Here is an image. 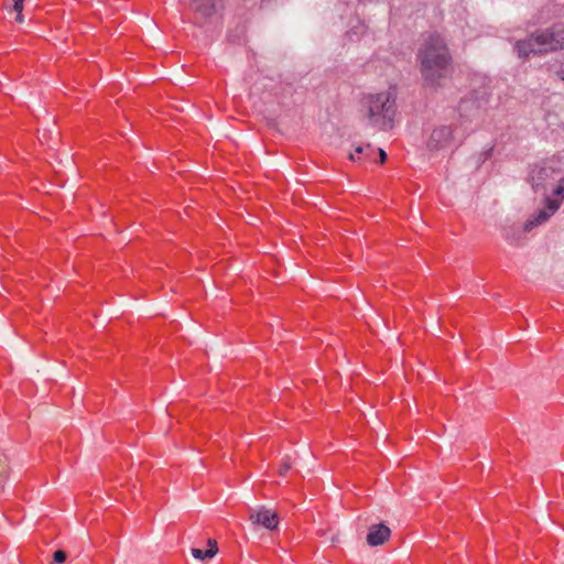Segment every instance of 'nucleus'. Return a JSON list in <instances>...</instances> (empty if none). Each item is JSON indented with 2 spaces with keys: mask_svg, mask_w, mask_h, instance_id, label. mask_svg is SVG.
<instances>
[{
  "mask_svg": "<svg viewBox=\"0 0 564 564\" xmlns=\"http://www.w3.org/2000/svg\"><path fill=\"white\" fill-rule=\"evenodd\" d=\"M416 61L424 84L430 87H438L452 68V55L445 39L438 33H431L422 41Z\"/></svg>",
  "mask_w": 564,
  "mask_h": 564,
  "instance_id": "nucleus-1",
  "label": "nucleus"
},
{
  "mask_svg": "<svg viewBox=\"0 0 564 564\" xmlns=\"http://www.w3.org/2000/svg\"><path fill=\"white\" fill-rule=\"evenodd\" d=\"M514 48L519 57L563 50L564 23H556L549 29L534 32L529 37L518 41Z\"/></svg>",
  "mask_w": 564,
  "mask_h": 564,
  "instance_id": "nucleus-2",
  "label": "nucleus"
},
{
  "mask_svg": "<svg viewBox=\"0 0 564 564\" xmlns=\"http://www.w3.org/2000/svg\"><path fill=\"white\" fill-rule=\"evenodd\" d=\"M395 100L397 94L391 89L365 96L362 104L367 110L369 124L380 130L392 128L397 115Z\"/></svg>",
  "mask_w": 564,
  "mask_h": 564,
  "instance_id": "nucleus-3",
  "label": "nucleus"
},
{
  "mask_svg": "<svg viewBox=\"0 0 564 564\" xmlns=\"http://www.w3.org/2000/svg\"><path fill=\"white\" fill-rule=\"evenodd\" d=\"M248 519L254 528L262 527L270 531L278 529L280 523L278 513L263 506L249 508Z\"/></svg>",
  "mask_w": 564,
  "mask_h": 564,
  "instance_id": "nucleus-4",
  "label": "nucleus"
},
{
  "mask_svg": "<svg viewBox=\"0 0 564 564\" xmlns=\"http://www.w3.org/2000/svg\"><path fill=\"white\" fill-rule=\"evenodd\" d=\"M561 200L552 199L550 197L546 198V207L538 212L536 215L531 217L524 224L523 229L525 231L532 230L534 227L546 223L552 215L560 208Z\"/></svg>",
  "mask_w": 564,
  "mask_h": 564,
  "instance_id": "nucleus-5",
  "label": "nucleus"
},
{
  "mask_svg": "<svg viewBox=\"0 0 564 564\" xmlns=\"http://www.w3.org/2000/svg\"><path fill=\"white\" fill-rule=\"evenodd\" d=\"M452 138V128L448 126H441L432 131L427 145L432 149L444 148L451 143Z\"/></svg>",
  "mask_w": 564,
  "mask_h": 564,
  "instance_id": "nucleus-6",
  "label": "nucleus"
},
{
  "mask_svg": "<svg viewBox=\"0 0 564 564\" xmlns=\"http://www.w3.org/2000/svg\"><path fill=\"white\" fill-rule=\"evenodd\" d=\"M391 535L390 529L384 523L372 524L367 534V543L371 546L383 544Z\"/></svg>",
  "mask_w": 564,
  "mask_h": 564,
  "instance_id": "nucleus-7",
  "label": "nucleus"
},
{
  "mask_svg": "<svg viewBox=\"0 0 564 564\" xmlns=\"http://www.w3.org/2000/svg\"><path fill=\"white\" fill-rule=\"evenodd\" d=\"M197 19L206 20L215 13V0H192Z\"/></svg>",
  "mask_w": 564,
  "mask_h": 564,
  "instance_id": "nucleus-8",
  "label": "nucleus"
},
{
  "mask_svg": "<svg viewBox=\"0 0 564 564\" xmlns=\"http://www.w3.org/2000/svg\"><path fill=\"white\" fill-rule=\"evenodd\" d=\"M376 149L370 144H359L355 148V151L349 154V160L352 162L362 163L368 160H371Z\"/></svg>",
  "mask_w": 564,
  "mask_h": 564,
  "instance_id": "nucleus-9",
  "label": "nucleus"
},
{
  "mask_svg": "<svg viewBox=\"0 0 564 564\" xmlns=\"http://www.w3.org/2000/svg\"><path fill=\"white\" fill-rule=\"evenodd\" d=\"M192 555L197 558V560H205V558H212L215 556V551L214 550H206V551H203L200 549H196V547H193L192 549Z\"/></svg>",
  "mask_w": 564,
  "mask_h": 564,
  "instance_id": "nucleus-10",
  "label": "nucleus"
},
{
  "mask_svg": "<svg viewBox=\"0 0 564 564\" xmlns=\"http://www.w3.org/2000/svg\"><path fill=\"white\" fill-rule=\"evenodd\" d=\"M553 195L556 196V200H564V177L560 180L557 186L553 191Z\"/></svg>",
  "mask_w": 564,
  "mask_h": 564,
  "instance_id": "nucleus-11",
  "label": "nucleus"
},
{
  "mask_svg": "<svg viewBox=\"0 0 564 564\" xmlns=\"http://www.w3.org/2000/svg\"><path fill=\"white\" fill-rule=\"evenodd\" d=\"M291 467H292L291 459L289 457L283 458L280 464V467H279V475L285 476L288 474V471L291 469Z\"/></svg>",
  "mask_w": 564,
  "mask_h": 564,
  "instance_id": "nucleus-12",
  "label": "nucleus"
},
{
  "mask_svg": "<svg viewBox=\"0 0 564 564\" xmlns=\"http://www.w3.org/2000/svg\"><path fill=\"white\" fill-rule=\"evenodd\" d=\"M53 560L55 563H64L66 561V553L62 550H57L53 554Z\"/></svg>",
  "mask_w": 564,
  "mask_h": 564,
  "instance_id": "nucleus-13",
  "label": "nucleus"
},
{
  "mask_svg": "<svg viewBox=\"0 0 564 564\" xmlns=\"http://www.w3.org/2000/svg\"><path fill=\"white\" fill-rule=\"evenodd\" d=\"M24 1L25 0H13V11H15L17 13H21L23 11Z\"/></svg>",
  "mask_w": 564,
  "mask_h": 564,
  "instance_id": "nucleus-14",
  "label": "nucleus"
},
{
  "mask_svg": "<svg viewBox=\"0 0 564 564\" xmlns=\"http://www.w3.org/2000/svg\"><path fill=\"white\" fill-rule=\"evenodd\" d=\"M207 550H214L215 551V555L217 554L218 547H217L216 540H213V539L208 540V549Z\"/></svg>",
  "mask_w": 564,
  "mask_h": 564,
  "instance_id": "nucleus-15",
  "label": "nucleus"
},
{
  "mask_svg": "<svg viewBox=\"0 0 564 564\" xmlns=\"http://www.w3.org/2000/svg\"><path fill=\"white\" fill-rule=\"evenodd\" d=\"M379 156H380V163H384L387 160V153L382 149H377Z\"/></svg>",
  "mask_w": 564,
  "mask_h": 564,
  "instance_id": "nucleus-16",
  "label": "nucleus"
},
{
  "mask_svg": "<svg viewBox=\"0 0 564 564\" xmlns=\"http://www.w3.org/2000/svg\"><path fill=\"white\" fill-rule=\"evenodd\" d=\"M15 21L19 23H22L24 21V17H23L22 12L17 13Z\"/></svg>",
  "mask_w": 564,
  "mask_h": 564,
  "instance_id": "nucleus-17",
  "label": "nucleus"
},
{
  "mask_svg": "<svg viewBox=\"0 0 564 564\" xmlns=\"http://www.w3.org/2000/svg\"><path fill=\"white\" fill-rule=\"evenodd\" d=\"M546 172H547V171H546V169H541V170L539 171V174H543V173H546Z\"/></svg>",
  "mask_w": 564,
  "mask_h": 564,
  "instance_id": "nucleus-18",
  "label": "nucleus"
},
{
  "mask_svg": "<svg viewBox=\"0 0 564 564\" xmlns=\"http://www.w3.org/2000/svg\"><path fill=\"white\" fill-rule=\"evenodd\" d=\"M271 0H262V4H269Z\"/></svg>",
  "mask_w": 564,
  "mask_h": 564,
  "instance_id": "nucleus-19",
  "label": "nucleus"
}]
</instances>
